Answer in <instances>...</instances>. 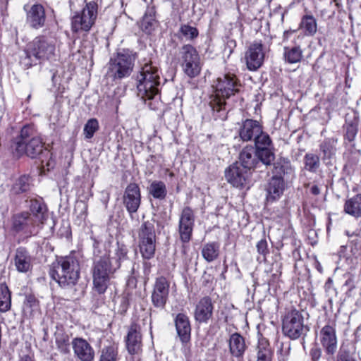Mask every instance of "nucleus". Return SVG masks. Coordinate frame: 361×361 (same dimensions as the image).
Wrapping results in <instances>:
<instances>
[{
    "instance_id": "36",
    "label": "nucleus",
    "mask_w": 361,
    "mask_h": 361,
    "mask_svg": "<svg viewBox=\"0 0 361 361\" xmlns=\"http://www.w3.org/2000/svg\"><path fill=\"white\" fill-rule=\"evenodd\" d=\"M272 353L268 341L262 339L257 347V361H271Z\"/></svg>"
},
{
    "instance_id": "62",
    "label": "nucleus",
    "mask_w": 361,
    "mask_h": 361,
    "mask_svg": "<svg viewBox=\"0 0 361 361\" xmlns=\"http://www.w3.org/2000/svg\"><path fill=\"white\" fill-rule=\"evenodd\" d=\"M345 233H346V235L348 236H352L353 235V234H350L349 231H346Z\"/></svg>"
},
{
    "instance_id": "17",
    "label": "nucleus",
    "mask_w": 361,
    "mask_h": 361,
    "mask_svg": "<svg viewBox=\"0 0 361 361\" xmlns=\"http://www.w3.org/2000/svg\"><path fill=\"white\" fill-rule=\"evenodd\" d=\"M141 201L140 188L136 183H130L123 195V204L127 211L132 214L137 211Z\"/></svg>"
},
{
    "instance_id": "59",
    "label": "nucleus",
    "mask_w": 361,
    "mask_h": 361,
    "mask_svg": "<svg viewBox=\"0 0 361 361\" xmlns=\"http://www.w3.org/2000/svg\"><path fill=\"white\" fill-rule=\"evenodd\" d=\"M19 361H34L33 355L32 353H22L20 355Z\"/></svg>"
},
{
    "instance_id": "12",
    "label": "nucleus",
    "mask_w": 361,
    "mask_h": 361,
    "mask_svg": "<svg viewBox=\"0 0 361 361\" xmlns=\"http://www.w3.org/2000/svg\"><path fill=\"white\" fill-rule=\"evenodd\" d=\"M195 224V214L193 210L185 207L180 215L178 224V233L180 239L183 243H188L192 237Z\"/></svg>"
},
{
    "instance_id": "18",
    "label": "nucleus",
    "mask_w": 361,
    "mask_h": 361,
    "mask_svg": "<svg viewBox=\"0 0 361 361\" xmlns=\"http://www.w3.org/2000/svg\"><path fill=\"white\" fill-rule=\"evenodd\" d=\"M72 347L75 356L80 361H93L94 350L90 344L84 338H75L73 339Z\"/></svg>"
},
{
    "instance_id": "54",
    "label": "nucleus",
    "mask_w": 361,
    "mask_h": 361,
    "mask_svg": "<svg viewBox=\"0 0 361 361\" xmlns=\"http://www.w3.org/2000/svg\"><path fill=\"white\" fill-rule=\"evenodd\" d=\"M290 348L289 344H281L280 349L278 350L279 361H287L289 355Z\"/></svg>"
},
{
    "instance_id": "39",
    "label": "nucleus",
    "mask_w": 361,
    "mask_h": 361,
    "mask_svg": "<svg viewBox=\"0 0 361 361\" xmlns=\"http://www.w3.org/2000/svg\"><path fill=\"white\" fill-rule=\"evenodd\" d=\"M11 305V292L5 283H0V311L7 312Z\"/></svg>"
},
{
    "instance_id": "4",
    "label": "nucleus",
    "mask_w": 361,
    "mask_h": 361,
    "mask_svg": "<svg viewBox=\"0 0 361 361\" xmlns=\"http://www.w3.org/2000/svg\"><path fill=\"white\" fill-rule=\"evenodd\" d=\"M55 41L51 37L38 36L27 44L25 51V56L22 57L20 63L26 67L32 66V63L51 59L55 53Z\"/></svg>"
},
{
    "instance_id": "22",
    "label": "nucleus",
    "mask_w": 361,
    "mask_h": 361,
    "mask_svg": "<svg viewBox=\"0 0 361 361\" xmlns=\"http://www.w3.org/2000/svg\"><path fill=\"white\" fill-rule=\"evenodd\" d=\"M45 22V12L40 4H34L27 12V23L32 27L37 29L42 27Z\"/></svg>"
},
{
    "instance_id": "42",
    "label": "nucleus",
    "mask_w": 361,
    "mask_h": 361,
    "mask_svg": "<svg viewBox=\"0 0 361 361\" xmlns=\"http://www.w3.org/2000/svg\"><path fill=\"white\" fill-rule=\"evenodd\" d=\"M258 157V164L261 162L265 166H270L272 164L275 155L271 148L258 149H256Z\"/></svg>"
},
{
    "instance_id": "9",
    "label": "nucleus",
    "mask_w": 361,
    "mask_h": 361,
    "mask_svg": "<svg viewBox=\"0 0 361 361\" xmlns=\"http://www.w3.org/2000/svg\"><path fill=\"white\" fill-rule=\"evenodd\" d=\"M183 72L190 78L197 77L201 71L200 57L196 49L190 44L183 45L180 50Z\"/></svg>"
},
{
    "instance_id": "40",
    "label": "nucleus",
    "mask_w": 361,
    "mask_h": 361,
    "mask_svg": "<svg viewBox=\"0 0 361 361\" xmlns=\"http://www.w3.org/2000/svg\"><path fill=\"white\" fill-rule=\"evenodd\" d=\"M300 28L304 30L306 35H314L317 28L315 18L310 15L303 16L300 23Z\"/></svg>"
},
{
    "instance_id": "37",
    "label": "nucleus",
    "mask_w": 361,
    "mask_h": 361,
    "mask_svg": "<svg viewBox=\"0 0 361 361\" xmlns=\"http://www.w3.org/2000/svg\"><path fill=\"white\" fill-rule=\"evenodd\" d=\"M139 242L146 240H155V231L154 224L149 221L144 222L139 231Z\"/></svg>"
},
{
    "instance_id": "38",
    "label": "nucleus",
    "mask_w": 361,
    "mask_h": 361,
    "mask_svg": "<svg viewBox=\"0 0 361 361\" xmlns=\"http://www.w3.org/2000/svg\"><path fill=\"white\" fill-rule=\"evenodd\" d=\"M148 189L149 193L155 199L164 200L167 194L166 185L162 181H153Z\"/></svg>"
},
{
    "instance_id": "7",
    "label": "nucleus",
    "mask_w": 361,
    "mask_h": 361,
    "mask_svg": "<svg viewBox=\"0 0 361 361\" xmlns=\"http://www.w3.org/2000/svg\"><path fill=\"white\" fill-rule=\"evenodd\" d=\"M308 331L302 312L293 309L286 313L282 320V331L285 336L290 339H298L305 336Z\"/></svg>"
},
{
    "instance_id": "1",
    "label": "nucleus",
    "mask_w": 361,
    "mask_h": 361,
    "mask_svg": "<svg viewBox=\"0 0 361 361\" xmlns=\"http://www.w3.org/2000/svg\"><path fill=\"white\" fill-rule=\"evenodd\" d=\"M159 86V70L151 63H145L137 76V95L145 102L149 100L147 105L152 110H157L160 106L159 100L156 98Z\"/></svg>"
},
{
    "instance_id": "45",
    "label": "nucleus",
    "mask_w": 361,
    "mask_h": 361,
    "mask_svg": "<svg viewBox=\"0 0 361 361\" xmlns=\"http://www.w3.org/2000/svg\"><path fill=\"white\" fill-rule=\"evenodd\" d=\"M179 33V38H184L185 40H192L199 34L196 27L188 25H182L180 27Z\"/></svg>"
},
{
    "instance_id": "24",
    "label": "nucleus",
    "mask_w": 361,
    "mask_h": 361,
    "mask_svg": "<svg viewBox=\"0 0 361 361\" xmlns=\"http://www.w3.org/2000/svg\"><path fill=\"white\" fill-rule=\"evenodd\" d=\"M284 190V180L282 177L272 176L267 188V200L274 202L279 199Z\"/></svg>"
},
{
    "instance_id": "27",
    "label": "nucleus",
    "mask_w": 361,
    "mask_h": 361,
    "mask_svg": "<svg viewBox=\"0 0 361 361\" xmlns=\"http://www.w3.org/2000/svg\"><path fill=\"white\" fill-rule=\"evenodd\" d=\"M246 349L244 338L238 333L233 334L229 338L231 354L235 357H243Z\"/></svg>"
},
{
    "instance_id": "32",
    "label": "nucleus",
    "mask_w": 361,
    "mask_h": 361,
    "mask_svg": "<svg viewBox=\"0 0 361 361\" xmlns=\"http://www.w3.org/2000/svg\"><path fill=\"white\" fill-rule=\"evenodd\" d=\"M344 211L355 217L361 216V194L356 195L346 200Z\"/></svg>"
},
{
    "instance_id": "19",
    "label": "nucleus",
    "mask_w": 361,
    "mask_h": 361,
    "mask_svg": "<svg viewBox=\"0 0 361 361\" xmlns=\"http://www.w3.org/2000/svg\"><path fill=\"white\" fill-rule=\"evenodd\" d=\"M214 306L209 297L206 296L200 300L195 307L194 317L200 323H207L212 317Z\"/></svg>"
},
{
    "instance_id": "3",
    "label": "nucleus",
    "mask_w": 361,
    "mask_h": 361,
    "mask_svg": "<svg viewBox=\"0 0 361 361\" xmlns=\"http://www.w3.org/2000/svg\"><path fill=\"white\" fill-rule=\"evenodd\" d=\"M49 274L63 288L74 286L80 277V264L78 260L73 256L61 257L54 264Z\"/></svg>"
},
{
    "instance_id": "29",
    "label": "nucleus",
    "mask_w": 361,
    "mask_h": 361,
    "mask_svg": "<svg viewBox=\"0 0 361 361\" xmlns=\"http://www.w3.org/2000/svg\"><path fill=\"white\" fill-rule=\"evenodd\" d=\"M141 30L147 34H150L157 26L155 19V11L153 8L147 9L145 16L140 22Z\"/></svg>"
},
{
    "instance_id": "55",
    "label": "nucleus",
    "mask_w": 361,
    "mask_h": 361,
    "mask_svg": "<svg viewBox=\"0 0 361 361\" xmlns=\"http://www.w3.org/2000/svg\"><path fill=\"white\" fill-rule=\"evenodd\" d=\"M257 252L264 257L269 253L267 242L265 239L260 240L256 245Z\"/></svg>"
},
{
    "instance_id": "46",
    "label": "nucleus",
    "mask_w": 361,
    "mask_h": 361,
    "mask_svg": "<svg viewBox=\"0 0 361 361\" xmlns=\"http://www.w3.org/2000/svg\"><path fill=\"white\" fill-rule=\"evenodd\" d=\"M253 140H255V147L254 148L255 149L269 148L271 145V140L269 135L264 133L262 129V132L257 136H255Z\"/></svg>"
},
{
    "instance_id": "33",
    "label": "nucleus",
    "mask_w": 361,
    "mask_h": 361,
    "mask_svg": "<svg viewBox=\"0 0 361 361\" xmlns=\"http://www.w3.org/2000/svg\"><path fill=\"white\" fill-rule=\"evenodd\" d=\"M274 176L283 178L286 175L293 173V169L290 161L288 159L280 158L274 164Z\"/></svg>"
},
{
    "instance_id": "48",
    "label": "nucleus",
    "mask_w": 361,
    "mask_h": 361,
    "mask_svg": "<svg viewBox=\"0 0 361 361\" xmlns=\"http://www.w3.org/2000/svg\"><path fill=\"white\" fill-rule=\"evenodd\" d=\"M336 361H357L355 352L348 345H342L337 355Z\"/></svg>"
},
{
    "instance_id": "14",
    "label": "nucleus",
    "mask_w": 361,
    "mask_h": 361,
    "mask_svg": "<svg viewBox=\"0 0 361 361\" xmlns=\"http://www.w3.org/2000/svg\"><path fill=\"white\" fill-rule=\"evenodd\" d=\"M319 341L326 355L333 356L337 350V337L335 328L329 324L320 330Z\"/></svg>"
},
{
    "instance_id": "11",
    "label": "nucleus",
    "mask_w": 361,
    "mask_h": 361,
    "mask_svg": "<svg viewBox=\"0 0 361 361\" xmlns=\"http://www.w3.org/2000/svg\"><path fill=\"white\" fill-rule=\"evenodd\" d=\"M170 283L168 280L160 276L156 279L153 286L151 300L153 306L159 310H164L169 295Z\"/></svg>"
},
{
    "instance_id": "49",
    "label": "nucleus",
    "mask_w": 361,
    "mask_h": 361,
    "mask_svg": "<svg viewBox=\"0 0 361 361\" xmlns=\"http://www.w3.org/2000/svg\"><path fill=\"white\" fill-rule=\"evenodd\" d=\"M99 129V123L96 118L89 119L85 123L83 133L85 138L90 139L93 137L94 133Z\"/></svg>"
},
{
    "instance_id": "60",
    "label": "nucleus",
    "mask_w": 361,
    "mask_h": 361,
    "mask_svg": "<svg viewBox=\"0 0 361 361\" xmlns=\"http://www.w3.org/2000/svg\"><path fill=\"white\" fill-rule=\"evenodd\" d=\"M310 190H311V192L314 195H317L320 193V190L317 185H313L311 188Z\"/></svg>"
},
{
    "instance_id": "20",
    "label": "nucleus",
    "mask_w": 361,
    "mask_h": 361,
    "mask_svg": "<svg viewBox=\"0 0 361 361\" xmlns=\"http://www.w3.org/2000/svg\"><path fill=\"white\" fill-rule=\"evenodd\" d=\"M262 132V126L255 120L246 119L239 129V135L243 141L252 140Z\"/></svg>"
},
{
    "instance_id": "43",
    "label": "nucleus",
    "mask_w": 361,
    "mask_h": 361,
    "mask_svg": "<svg viewBox=\"0 0 361 361\" xmlns=\"http://www.w3.org/2000/svg\"><path fill=\"white\" fill-rule=\"evenodd\" d=\"M140 253L144 259H152L155 253V240L140 241Z\"/></svg>"
},
{
    "instance_id": "58",
    "label": "nucleus",
    "mask_w": 361,
    "mask_h": 361,
    "mask_svg": "<svg viewBox=\"0 0 361 361\" xmlns=\"http://www.w3.org/2000/svg\"><path fill=\"white\" fill-rule=\"evenodd\" d=\"M235 47V41L234 39H228L226 42V47L224 48V54H227L228 56H230Z\"/></svg>"
},
{
    "instance_id": "52",
    "label": "nucleus",
    "mask_w": 361,
    "mask_h": 361,
    "mask_svg": "<svg viewBox=\"0 0 361 361\" xmlns=\"http://www.w3.org/2000/svg\"><path fill=\"white\" fill-rule=\"evenodd\" d=\"M142 275L140 274V273L135 270V267H133L131 271V276H129L128 281H127V286L130 288H135L137 286L138 283H142L140 281Z\"/></svg>"
},
{
    "instance_id": "56",
    "label": "nucleus",
    "mask_w": 361,
    "mask_h": 361,
    "mask_svg": "<svg viewBox=\"0 0 361 361\" xmlns=\"http://www.w3.org/2000/svg\"><path fill=\"white\" fill-rule=\"evenodd\" d=\"M150 272L151 264L149 262H145L143 263V274L142 275L140 280V281H142L144 285H145L148 281Z\"/></svg>"
},
{
    "instance_id": "6",
    "label": "nucleus",
    "mask_w": 361,
    "mask_h": 361,
    "mask_svg": "<svg viewBox=\"0 0 361 361\" xmlns=\"http://www.w3.org/2000/svg\"><path fill=\"white\" fill-rule=\"evenodd\" d=\"M118 269L117 264H112L108 257L95 260L92 267V278L94 290L104 293L109 285L111 276Z\"/></svg>"
},
{
    "instance_id": "23",
    "label": "nucleus",
    "mask_w": 361,
    "mask_h": 361,
    "mask_svg": "<svg viewBox=\"0 0 361 361\" xmlns=\"http://www.w3.org/2000/svg\"><path fill=\"white\" fill-rule=\"evenodd\" d=\"M175 325L178 336L183 343H186L190 338L191 327L188 316L179 313L175 318Z\"/></svg>"
},
{
    "instance_id": "8",
    "label": "nucleus",
    "mask_w": 361,
    "mask_h": 361,
    "mask_svg": "<svg viewBox=\"0 0 361 361\" xmlns=\"http://www.w3.org/2000/svg\"><path fill=\"white\" fill-rule=\"evenodd\" d=\"M135 56L128 52H120L109 62L107 74L114 80L128 77L133 71Z\"/></svg>"
},
{
    "instance_id": "5",
    "label": "nucleus",
    "mask_w": 361,
    "mask_h": 361,
    "mask_svg": "<svg viewBox=\"0 0 361 361\" xmlns=\"http://www.w3.org/2000/svg\"><path fill=\"white\" fill-rule=\"evenodd\" d=\"M240 84L234 75L227 74L219 78L215 85V95L209 104L214 111L221 112L225 109V99L239 92Z\"/></svg>"
},
{
    "instance_id": "34",
    "label": "nucleus",
    "mask_w": 361,
    "mask_h": 361,
    "mask_svg": "<svg viewBox=\"0 0 361 361\" xmlns=\"http://www.w3.org/2000/svg\"><path fill=\"white\" fill-rule=\"evenodd\" d=\"M128 253V250L127 247L125 245H120L118 243V247L115 250L114 256L109 257V260L112 264L116 263L118 269L123 262H125L130 259Z\"/></svg>"
},
{
    "instance_id": "10",
    "label": "nucleus",
    "mask_w": 361,
    "mask_h": 361,
    "mask_svg": "<svg viewBox=\"0 0 361 361\" xmlns=\"http://www.w3.org/2000/svg\"><path fill=\"white\" fill-rule=\"evenodd\" d=\"M97 14V4L91 1L80 12H77L72 17V30L73 32L89 31L94 25Z\"/></svg>"
},
{
    "instance_id": "25",
    "label": "nucleus",
    "mask_w": 361,
    "mask_h": 361,
    "mask_svg": "<svg viewBox=\"0 0 361 361\" xmlns=\"http://www.w3.org/2000/svg\"><path fill=\"white\" fill-rule=\"evenodd\" d=\"M14 261L16 269L19 272H27L32 267L31 256L23 247H19L16 250Z\"/></svg>"
},
{
    "instance_id": "61",
    "label": "nucleus",
    "mask_w": 361,
    "mask_h": 361,
    "mask_svg": "<svg viewBox=\"0 0 361 361\" xmlns=\"http://www.w3.org/2000/svg\"><path fill=\"white\" fill-rule=\"evenodd\" d=\"M91 239L94 241L93 246L97 247L99 243V241L97 240L94 237L92 236Z\"/></svg>"
},
{
    "instance_id": "13",
    "label": "nucleus",
    "mask_w": 361,
    "mask_h": 361,
    "mask_svg": "<svg viewBox=\"0 0 361 361\" xmlns=\"http://www.w3.org/2000/svg\"><path fill=\"white\" fill-rule=\"evenodd\" d=\"M246 66L250 71H257L263 64L264 51L260 42L252 43L245 54Z\"/></svg>"
},
{
    "instance_id": "57",
    "label": "nucleus",
    "mask_w": 361,
    "mask_h": 361,
    "mask_svg": "<svg viewBox=\"0 0 361 361\" xmlns=\"http://www.w3.org/2000/svg\"><path fill=\"white\" fill-rule=\"evenodd\" d=\"M322 354V350L318 347L312 348L310 352L312 361H319Z\"/></svg>"
},
{
    "instance_id": "44",
    "label": "nucleus",
    "mask_w": 361,
    "mask_h": 361,
    "mask_svg": "<svg viewBox=\"0 0 361 361\" xmlns=\"http://www.w3.org/2000/svg\"><path fill=\"white\" fill-rule=\"evenodd\" d=\"M55 341L58 349L62 353H67L69 351V336L62 331L55 333Z\"/></svg>"
},
{
    "instance_id": "21",
    "label": "nucleus",
    "mask_w": 361,
    "mask_h": 361,
    "mask_svg": "<svg viewBox=\"0 0 361 361\" xmlns=\"http://www.w3.org/2000/svg\"><path fill=\"white\" fill-rule=\"evenodd\" d=\"M250 173L251 170L258 166V157L256 149L253 147H245L239 154V160L236 161Z\"/></svg>"
},
{
    "instance_id": "16",
    "label": "nucleus",
    "mask_w": 361,
    "mask_h": 361,
    "mask_svg": "<svg viewBox=\"0 0 361 361\" xmlns=\"http://www.w3.org/2000/svg\"><path fill=\"white\" fill-rule=\"evenodd\" d=\"M250 174V173L247 169H244L237 162L231 165L225 171L227 181L236 188L243 186L246 183Z\"/></svg>"
},
{
    "instance_id": "41",
    "label": "nucleus",
    "mask_w": 361,
    "mask_h": 361,
    "mask_svg": "<svg viewBox=\"0 0 361 361\" xmlns=\"http://www.w3.org/2000/svg\"><path fill=\"white\" fill-rule=\"evenodd\" d=\"M283 56L286 62L289 63H295L301 61L302 58V51L298 46L291 48L285 47Z\"/></svg>"
},
{
    "instance_id": "26",
    "label": "nucleus",
    "mask_w": 361,
    "mask_h": 361,
    "mask_svg": "<svg viewBox=\"0 0 361 361\" xmlns=\"http://www.w3.org/2000/svg\"><path fill=\"white\" fill-rule=\"evenodd\" d=\"M29 208L32 218L37 224H44L47 218V209L42 200L31 199L29 202Z\"/></svg>"
},
{
    "instance_id": "47",
    "label": "nucleus",
    "mask_w": 361,
    "mask_h": 361,
    "mask_svg": "<svg viewBox=\"0 0 361 361\" xmlns=\"http://www.w3.org/2000/svg\"><path fill=\"white\" fill-rule=\"evenodd\" d=\"M305 169L311 172H316L319 167V158L313 154H307L304 158Z\"/></svg>"
},
{
    "instance_id": "15",
    "label": "nucleus",
    "mask_w": 361,
    "mask_h": 361,
    "mask_svg": "<svg viewBox=\"0 0 361 361\" xmlns=\"http://www.w3.org/2000/svg\"><path fill=\"white\" fill-rule=\"evenodd\" d=\"M126 347L130 355L138 354L142 350V334L140 325L133 323L128 328L125 338Z\"/></svg>"
},
{
    "instance_id": "35",
    "label": "nucleus",
    "mask_w": 361,
    "mask_h": 361,
    "mask_svg": "<svg viewBox=\"0 0 361 361\" xmlns=\"http://www.w3.org/2000/svg\"><path fill=\"white\" fill-rule=\"evenodd\" d=\"M202 255L207 262H211L218 258L219 255V245L216 243H208L202 248Z\"/></svg>"
},
{
    "instance_id": "31",
    "label": "nucleus",
    "mask_w": 361,
    "mask_h": 361,
    "mask_svg": "<svg viewBox=\"0 0 361 361\" xmlns=\"http://www.w3.org/2000/svg\"><path fill=\"white\" fill-rule=\"evenodd\" d=\"M337 143V139L334 137H329L325 139L320 145V149L323 153L322 159L324 161H329L327 164L330 163V160L334 157Z\"/></svg>"
},
{
    "instance_id": "50",
    "label": "nucleus",
    "mask_w": 361,
    "mask_h": 361,
    "mask_svg": "<svg viewBox=\"0 0 361 361\" xmlns=\"http://www.w3.org/2000/svg\"><path fill=\"white\" fill-rule=\"evenodd\" d=\"M118 352L113 346H108L102 349L99 361H116Z\"/></svg>"
},
{
    "instance_id": "2",
    "label": "nucleus",
    "mask_w": 361,
    "mask_h": 361,
    "mask_svg": "<svg viewBox=\"0 0 361 361\" xmlns=\"http://www.w3.org/2000/svg\"><path fill=\"white\" fill-rule=\"evenodd\" d=\"M11 147L13 152L18 157L25 154L35 159L44 153L49 154L44 147L42 138L31 126H25L21 129L20 135L14 140Z\"/></svg>"
},
{
    "instance_id": "30",
    "label": "nucleus",
    "mask_w": 361,
    "mask_h": 361,
    "mask_svg": "<svg viewBox=\"0 0 361 361\" xmlns=\"http://www.w3.org/2000/svg\"><path fill=\"white\" fill-rule=\"evenodd\" d=\"M37 225L31 214L28 212H22L14 216L13 228L16 231H20L25 228Z\"/></svg>"
},
{
    "instance_id": "53",
    "label": "nucleus",
    "mask_w": 361,
    "mask_h": 361,
    "mask_svg": "<svg viewBox=\"0 0 361 361\" xmlns=\"http://www.w3.org/2000/svg\"><path fill=\"white\" fill-rule=\"evenodd\" d=\"M357 133V126L354 123H348L345 126V137L349 142H352L355 140Z\"/></svg>"
},
{
    "instance_id": "28",
    "label": "nucleus",
    "mask_w": 361,
    "mask_h": 361,
    "mask_svg": "<svg viewBox=\"0 0 361 361\" xmlns=\"http://www.w3.org/2000/svg\"><path fill=\"white\" fill-rule=\"evenodd\" d=\"M32 186V178L29 175H21L16 179L12 185L11 192L13 195H20L28 192Z\"/></svg>"
},
{
    "instance_id": "51",
    "label": "nucleus",
    "mask_w": 361,
    "mask_h": 361,
    "mask_svg": "<svg viewBox=\"0 0 361 361\" xmlns=\"http://www.w3.org/2000/svg\"><path fill=\"white\" fill-rule=\"evenodd\" d=\"M38 308V302L34 296H28L23 305V311L25 314H32Z\"/></svg>"
}]
</instances>
